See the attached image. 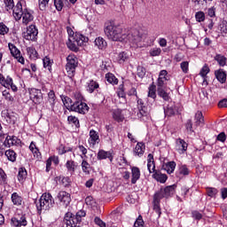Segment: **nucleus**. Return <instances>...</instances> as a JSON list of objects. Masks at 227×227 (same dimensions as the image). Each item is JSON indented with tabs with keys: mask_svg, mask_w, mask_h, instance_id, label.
<instances>
[{
	"mask_svg": "<svg viewBox=\"0 0 227 227\" xmlns=\"http://www.w3.org/2000/svg\"><path fill=\"white\" fill-rule=\"evenodd\" d=\"M11 223L14 227L27 226V220H26V216L24 215L20 218L12 217Z\"/></svg>",
	"mask_w": 227,
	"mask_h": 227,
	"instance_id": "nucleus-19",
	"label": "nucleus"
},
{
	"mask_svg": "<svg viewBox=\"0 0 227 227\" xmlns=\"http://www.w3.org/2000/svg\"><path fill=\"white\" fill-rule=\"evenodd\" d=\"M8 48L11 53V56L14 58L18 61V63H20L21 65H24L26 63V59L22 56V53L20 52V50L15 46V44L9 43Z\"/></svg>",
	"mask_w": 227,
	"mask_h": 227,
	"instance_id": "nucleus-8",
	"label": "nucleus"
},
{
	"mask_svg": "<svg viewBox=\"0 0 227 227\" xmlns=\"http://www.w3.org/2000/svg\"><path fill=\"white\" fill-rule=\"evenodd\" d=\"M0 84L1 86H4V88H7V90L12 89V91L14 93H17L19 91V88L15 83H13V79L10 76H7L6 78L3 74L0 73Z\"/></svg>",
	"mask_w": 227,
	"mask_h": 227,
	"instance_id": "nucleus-7",
	"label": "nucleus"
},
{
	"mask_svg": "<svg viewBox=\"0 0 227 227\" xmlns=\"http://www.w3.org/2000/svg\"><path fill=\"white\" fill-rule=\"evenodd\" d=\"M215 75L217 79V81H219L221 82V84H224V82H226V71H224V69H218L216 71H215Z\"/></svg>",
	"mask_w": 227,
	"mask_h": 227,
	"instance_id": "nucleus-24",
	"label": "nucleus"
},
{
	"mask_svg": "<svg viewBox=\"0 0 227 227\" xmlns=\"http://www.w3.org/2000/svg\"><path fill=\"white\" fill-rule=\"evenodd\" d=\"M97 159L98 160H105L106 159H108L110 162H113L114 157L111 151H104V149H100L98 153Z\"/></svg>",
	"mask_w": 227,
	"mask_h": 227,
	"instance_id": "nucleus-14",
	"label": "nucleus"
},
{
	"mask_svg": "<svg viewBox=\"0 0 227 227\" xmlns=\"http://www.w3.org/2000/svg\"><path fill=\"white\" fill-rule=\"evenodd\" d=\"M65 167L67 168L68 173H70V175H74L75 173V169H77V162H75L73 160H68L66 162Z\"/></svg>",
	"mask_w": 227,
	"mask_h": 227,
	"instance_id": "nucleus-26",
	"label": "nucleus"
},
{
	"mask_svg": "<svg viewBox=\"0 0 227 227\" xmlns=\"http://www.w3.org/2000/svg\"><path fill=\"white\" fill-rule=\"evenodd\" d=\"M195 19L197 22H204L205 21V12L200 11L196 12Z\"/></svg>",
	"mask_w": 227,
	"mask_h": 227,
	"instance_id": "nucleus-56",
	"label": "nucleus"
},
{
	"mask_svg": "<svg viewBox=\"0 0 227 227\" xmlns=\"http://www.w3.org/2000/svg\"><path fill=\"white\" fill-rule=\"evenodd\" d=\"M73 40H74L73 47L69 46V49H71L72 51H77V47L75 46V44L78 45L79 47H82L84 43H88V37L84 36L82 34H76L73 37Z\"/></svg>",
	"mask_w": 227,
	"mask_h": 227,
	"instance_id": "nucleus-11",
	"label": "nucleus"
},
{
	"mask_svg": "<svg viewBox=\"0 0 227 227\" xmlns=\"http://www.w3.org/2000/svg\"><path fill=\"white\" fill-rule=\"evenodd\" d=\"M61 184L64 187H69L70 184H72V181H70V177H62Z\"/></svg>",
	"mask_w": 227,
	"mask_h": 227,
	"instance_id": "nucleus-64",
	"label": "nucleus"
},
{
	"mask_svg": "<svg viewBox=\"0 0 227 227\" xmlns=\"http://www.w3.org/2000/svg\"><path fill=\"white\" fill-rule=\"evenodd\" d=\"M59 155H65V153H67V152H72L71 147H66L64 145H59L57 148Z\"/></svg>",
	"mask_w": 227,
	"mask_h": 227,
	"instance_id": "nucleus-44",
	"label": "nucleus"
},
{
	"mask_svg": "<svg viewBox=\"0 0 227 227\" xmlns=\"http://www.w3.org/2000/svg\"><path fill=\"white\" fill-rule=\"evenodd\" d=\"M138 111H139L137 113L138 118H143V116H146V114H148L146 106H141L140 108H138Z\"/></svg>",
	"mask_w": 227,
	"mask_h": 227,
	"instance_id": "nucleus-59",
	"label": "nucleus"
},
{
	"mask_svg": "<svg viewBox=\"0 0 227 227\" xmlns=\"http://www.w3.org/2000/svg\"><path fill=\"white\" fill-rule=\"evenodd\" d=\"M4 155L10 162L17 161V153H15L12 149L6 150L4 152Z\"/></svg>",
	"mask_w": 227,
	"mask_h": 227,
	"instance_id": "nucleus-31",
	"label": "nucleus"
},
{
	"mask_svg": "<svg viewBox=\"0 0 227 227\" xmlns=\"http://www.w3.org/2000/svg\"><path fill=\"white\" fill-rule=\"evenodd\" d=\"M134 227H145V221L143 216L139 215L134 223Z\"/></svg>",
	"mask_w": 227,
	"mask_h": 227,
	"instance_id": "nucleus-63",
	"label": "nucleus"
},
{
	"mask_svg": "<svg viewBox=\"0 0 227 227\" xmlns=\"http://www.w3.org/2000/svg\"><path fill=\"white\" fill-rule=\"evenodd\" d=\"M6 141L8 148H12V146H19V145H21L22 143V141L15 136H7Z\"/></svg>",
	"mask_w": 227,
	"mask_h": 227,
	"instance_id": "nucleus-22",
	"label": "nucleus"
},
{
	"mask_svg": "<svg viewBox=\"0 0 227 227\" xmlns=\"http://www.w3.org/2000/svg\"><path fill=\"white\" fill-rule=\"evenodd\" d=\"M0 184H8L7 176L6 173H4V170L0 168Z\"/></svg>",
	"mask_w": 227,
	"mask_h": 227,
	"instance_id": "nucleus-55",
	"label": "nucleus"
},
{
	"mask_svg": "<svg viewBox=\"0 0 227 227\" xmlns=\"http://www.w3.org/2000/svg\"><path fill=\"white\" fill-rule=\"evenodd\" d=\"M26 178H27V170H26V168H20L18 172L19 182H20V184H24Z\"/></svg>",
	"mask_w": 227,
	"mask_h": 227,
	"instance_id": "nucleus-32",
	"label": "nucleus"
},
{
	"mask_svg": "<svg viewBox=\"0 0 227 227\" xmlns=\"http://www.w3.org/2000/svg\"><path fill=\"white\" fill-rule=\"evenodd\" d=\"M100 88V85L96 81L90 80L87 82V91L89 93H93L95 90H98Z\"/></svg>",
	"mask_w": 227,
	"mask_h": 227,
	"instance_id": "nucleus-33",
	"label": "nucleus"
},
{
	"mask_svg": "<svg viewBox=\"0 0 227 227\" xmlns=\"http://www.w3.org/2000/svg\"><path fill=\"white\" fill-rule=\"evenodd\" d=\"M94 43L95 46L99 49V51H104L107 48V42H106L103 37L96 38Z\"/></svg>",
	"mask_w": 227,
	"mask_h": 227,
	"instance_id": "nucleus-30",
	"label": "nucleus"
},
{
	"mask_svg": "<svg viewBox=\"0 0 227 227\" xmlns=\"http://www.w3.org/2000/svg\"><path fill=\"white\" fill-rule=\"evenodd\" d=\"M2 95L4 100H6L7 102H10L11 104H13V101L15 100V98H13V96H12V94L10 93V90H4V91H2Z\"/></svg>",
	"mask_w": 227,
	"mask_h": 227,
	"instance_id": "nucleus-42",
	"label": "nucleus"
},
{
	"mask_svg": "<svg viewBox=\"0 0 227 227\" xmlns=\"http://www.w3.org/2000/svg\"><path fill=\"white\" fill-rule=\"evenodd\" d=\"M43 67L49 70V72H52V62L49 57H45L43 59Z\"/></svg>",
	"mask_w": 227,
	"mask_h": 227,
	"instance_id": "nucleus-45",
	"label": "nucleus"
},
{
	"mask_svg": "<svg viewBox=\"0 0 227 227\" xmlns=\"http://www.w3.org/2000/svg\"><path fill=\"white\" fill-rule=\"evenodd\" d=\"M153 178L156 180V182H160V184H166L168 180V175L162 174L161 172L156 171L153 175Z\"/></svg>",
	"mask_w": 227,
	"mask_h": 227,
	"instance_id": "nucleus-27",
	"label": "nucleus"
},
{
	"mask_svg": "<svg viewBox=\"0 0 227 227\" xmlns=\"http://www.w3.org/2000/svg\"><path fill=\"white\" fill-rule=\"evenodd\" d=\"M165 171L168 175H171V173H175V168H176V163L175 161H169L167 164L163 166Z\"/></svg>",
	"mask_w": 227,
	"mask_h": 227,
	"instance_id": "nucleus-35",
	"label": "nucleus"
},
{
	"mask_svg": "<svg viewBox=\"0 0 227 227\" xmlns=\"http://www.w3.org/2000/svg\"><path fill=\"white\" fill-rule=\"evenodd\" d=\"M194 6H199V8H201L204 4H207V3H212L213 0H189Z\"/></svg>",
	"mask_w": 227,
	"mask_h": 227,
	"instance_id": "nucleus-46",
	"label": "nucleus"
},
{
	"mask_svg": "<svg viewBox=\"0 0 227 227\" xmlns=\"http://www.w3.org/2000/svg\"><path fill=\"white\" fill-rule=\"evenodd\" d=\"M30 98L35 104H40V102H42V90L38 89H31Z\"/></svg>",
	"mask_w": 227,
	"mask_h": 227,
	"instance_id": "nucleus-16",
	"label": "nucleus"
},
{
	"mask_svg": "<svg viewBox=\"0 0 227 227\" xmlns=\"http://www.w3.org/2000/svg\"><path fill=\"white\" fill-rule=\"evenodd\" d=\"M61 99H62V102H63L65 107H67L68 109V111H72V107L74 106V103H72V98H70L67 96H62Z\"/></svg>",
	"mask_w": 227,
	"mask_h": 227,
	"instance_id": "nucleus-38",
	"label": "nucleus"
},
{
	"mask_svg": "<svg viewBox=\"0 0 227 227\" xmlns=\"http://www.w3.org/2000/svg\"><path fill=\"white\" fill-rule=\"evenodd\" d=\"M214 59L218 63L219 67H226L227 59L224 57V55L216 54L214 57Z\"/></svg>",
	"mask_w": 227,
	"mask_h": 227,
	"instance_id": "nucleus-37",
	"label": "nucleus"
},
{
	"mask_svg": "<svg viewBox=\"0 0 227 227\" xmlns=\"http://www.w3.org/2000/svg\"><path fill=\"white\" fill-rule=\"evenodd\" d=\"M145 146L142 142H138L134 149V155L137 157H143L145 155Z\"/></svg>",
	"mask_w": 227,
	"mask_h": 227,
	"instance_id": "nucleus-23",
	"label": "nucleus"
},
{
	"mask_svg": "<svg viewBox=\"0 0 227 227\" xmlns=\"http://www.w3.org/2000/svg\"><path fill=\"white\" fill-rule=\"evenodd\" d=\"M167 82H168V78H158L157 90H161L166 88Z\"/></svg>",
	"mask_w": 227,
	"mask_h": 227,
	"instance_id": "nucleus-53",
	"label": "nucleus"
},
{
	"mask_svg": "<svg viewBox=\"0 0 227 227\" xmlns=\"http://www.w3.org/2000/svg\"><path fill=\"white\" fill-rule=\"evenodd\" d=\"M79 151L82 153L80 155L81 159H86V154L88 153V149L84 147V145H79L78 146Z\"/></svg>",
	"mask_w": 227,
	"mask_h": 227,
	"instance_id": "nucleus-62",
	"label": "nucleus"
},
{
	"mask_svg": "<svg viewBox=\"0 0 227 227\" xmlns=\"http://www.w3.org/2000/svg\"><path fill=\"white\" fill-rule=\"evenodd\" d=\"M82 217H86V211L80 210L75 215L67 212L64 216V226L82 227Z\"/></svg>",
	"mask_w": 227,
	"mask_h": 227,
	"instance_id": "nucleus-3",
	"label": "nucleus"
},
{
	"mask_svg": "<svg viewBox=\"0 0 227 227\" xmlns=\"http://www.w3.org/2000/svg\"><path fill=\"white\" fill-rule=\"evenodd\" d=\"M180 67L184 74H189V61H183Z\"/></svg>",
	"mask_w": 227,
	"mask_h": 227,
	"instance_id": "nucleus-57",
	"label": "nucleus"
},
{
	"mask_svg": "<svg viewBox=\"0 0 227 227\" xmlns=\"http://www.w3.org/2000/svg\"><path fill=\"white\" fill-rule=\"evenodd\" d=\"M189 173H191L189 168L186 165H181L176 172V176L177 178H184V176H189Z\"/></svg>",
	"mask_w": 227,
	"mask_h": 227,
	"instance_id": "nucleus-21",
	"label": "nucleus"
},
{
	"mask_svg": "<svg viewBox=\"0 0 227 227\" xmlns=\"http://www.w3.org/2000/svg\"><path fill=\"white\" fill-rule=\"evenodd\" d=\"M160 52H162V50L160 48L154 47L149 51L150 56L154 58L155 56H160Z\"/></svg>",
	"mask_w": 227,
	"mask_h": 227,
	"instance_id": "nucleus-54",
	"label": "nucleus"
},
{
	"mask_svg": "<svg viewBox=\"0 0 227 227\" xmlns=\"http://www.w3.org/2000/svg\"><path fill=\"white\" fill-rule=\"evenodd\" d=\"M129 59V53L122 51L121 53H119L118 55V61L119 63H125V61H127Z\"/></svg>",
	"mask_w": 227,
	"mask_h": 227,
	"instance_id": "nucleus-52",
	"label": "nucleus"
},
{
	"mask_svg": "<svg viewBox=\"0 0 227 227\" xmlns=\"http://www.w3.org/2000/svg\"><path fill=\"white\" fill-rule=\"evenodd\" d=\"M77 65H79V61L75 55L70 54L67 57L66 70L69 77H74V75H75V68H77Z\"/></svg>",
	"mask_w": 227,
	"mask_h": 227,
	"instance_id": "nucleus-6",
	"label": "nucleus"
},
{
	"mask_svg": "<svg viewBox=\"0 0 227 227\" xmlns=\"http://www.w3.org/2000/svg\"><path fill=\"white\" fill-rule=\"evenodd\" d=\"M71 111L74 113H79V114H86L90 111V106L82 101H75L73 103Z\"/></svg>",
	"mask_w": 227,
	"mask_h": 227,
	"instance_id": "nucleus-10",
	"label": "nucleus"
},
{
	"mask_svg": "<svg viewBox=\"0 0 227 227\" xmlns=\"http://www.w3.org/2000/svg\"><path fill=\"white\" fill-rule=\"evenodd\" d=\"M4 3L5 4V10L7 12H10V10H13L15 9V3L13 2V0H4Z\"/></svg>",
	"mask_w": 227,
	"mask_h": 227,
	"instance_id": "nucleus-49",
	"label": "nucleus"
},
{
	"mask_svg": "<svg viewBox=\"0 0 227 227\" xmlns=\"http://www.w3.org/2000/svg\"><path fill=\"white\" fill-rule=\"evenodd\" d=\"M13 17L15 20H20V19H22V24H24V26H27V24L35 20L33 12L27 8L23 9L22 4L20 3H18L14 7Z\"/></svg>",
	"mask_w": 227,
	"mask_h": 227,
	"instance_id": "nucleus-2",
	"label": "nucleus"
},
{
	"mask_svg": "<svg viewBox=\"0 0 227 227\" xmlns=\"http://www.w3.org/2000/svg\"><path fill=\"white\" fill-rule=\"evenodd\" d=\"M157 86L152 84L149 86V91H148V97L150 98H153V100H155V98H157Z\"/></svg>",
	"mask_w": 227,
	"mask_h": 227,
	"instance_id": "nucleus-43",
	"label": "nucleus"
},
{
	"mask_svg": "<svg viewBox=\"0 0 227 227\" xmlns=\"http://www.w3.org/2000/svg\"><path fill=\"white\" fill-rule=\"evenodd\" d=\"M157 91H158L159 97L163 98V100H166V101L169 100V94H168V92H166L164 89H157Z\"/></svg>",
	"mask_w": 227,
	"mask_h": 227,
	"instance_id": "nucleus-50",
	"label": "nucleus"
},
{
	"mask_svg": "<svg viewBox=\"0 0 227 227\" xmlns=\"http://www.w3.org/2000/svg\"><path fill=\"white\" fill-rule=\"evenodd\" d=\"M210 74V67H208V65L205 64L202 68L200 69V75L203 78V83L207 84V74Z\"/></svg>",
	"mask_w": 227,
	"mask_h": 227,
	"instance_id": "nucleus-36",
	"label": "nucleus"
},
{
	"mask_svg": "<svg viewBox=\"0 0 227 227\" xmlns=\"http://www.w3.org/2000/svg\"><path fill=\"white\" fill-rule=\"evenodd\" d=\"M188 146L189 144H187L185 140L182 138L176 139V150L178 152V153H185V152H187Z\"/></svg>",
	"mask_w": 227,
	"mask_h": 227,
	"instance_id": "nucleus-13",
	"label": "nucleus"
},
{
	"mask_svg": "<svg viewBox=\"0 0 227 227\" xmlns=\"http://www.w3.org/2000/svg\"><path fill=\"white\" fill-rule=\"evenodd\" d=\"M112 116L114 121H117L118 123H121V121L125 120V114H123V110L120 108L114 109L112 111Z\"/></svg>",
	"mask_w": 227,
	"mask_h": 227,
	"instance_id": "nucleus-17",
	"label": "nucleus"
},
{
	"mask_svg": "<svg viewBox=\"0 0 227 227\" xmlns=\"http://www.w3.org/2000/svg\"><path fill=\"white\" fill-rule=\"evenodd\" d=\"M57 200H59L64 207H68L70 205V201H72V197L67 192L60 191L57 195Z\"/></svg>",
	"mask_w": 227,
	"mask_h": 227,
	"instance_id": "nucleus-12",
	"label": "nucleus"
},
{
	"mask_svg": "<svg viewBox=\"0 0 227 227\" xmlns=\"http://www.w3.org/2000/svg\"><path fill=\"white\" fill-rule=\"evenodd\" d=\"M206 191L209 198H215V196H217V193L219 192V191L216 188H213V187H207Z\"/></svg>",
	"mask_w": 227,
	"mask_h": 227,
	"instance_id": "nucleus-47",
	"label": "nucleus"
},
{
	"mask_svg": "<svg viewBox=\"0 0 227 227\" xmlns=\"http://www.w3.org/2000/svg\"><path fill=\"white\" fill-rule=\"evenodd\" d=\"M38 36V28H36V25H30L27 27V31L23 33V38L25 40H31L35 42L36 37Z\"/></svg>",
	"mask_w": 227,
	"mask_h": 227,
	"instance_id": "nucleus-9",
	"label": "nucleus"
},
{
	"mask_svg": "<svg viewBox=\"0 0 227 227\" xmlns=\"http://www.w3.org/2000/svg\"><path fill=\"white\" fill-rule=\"evenodd\" d=\"M27 54L29 56L31 59H38V51L34 47H27Z\"/></svg>",
	"mask_w": 227,
	"mask_h": 227,
	"instance_id": "nucleus-39",
	"label": "nucleus"
},
{
	"mask_svg": "<svg viewBox=\"0 0 227 227\" xmlns=\"http://www.w3.org/2000/svg\"><path fill=\"white\" fill-rule=\"evenodd\" d=\"M35 207L38 214L51 210L54 207V198L49 192L43 193L40 200L35 201Z\"/></svg>",
	"mask_w": 227,
	"mask_h": 227,
	"instance_id": "nucleus-4",
	"label": "nucleus"
},
{
	"mask_svg": "<svg viewBox=\"0 0 227 227\" xmlns=\"http://www.w3.org/2000/svg\"><path fill=\"white\" fill-rule=\"evenodd\" d=\"M176 191V184L168 185L165 188H160V191L154 194V201H160V200L166 198H171Z\"/></svg>",
	"mask_w": 227,
	"mask_h": 227,
	"instance_id": "nucleus-5",
	"label": "nucleus"
},
{
	"mask_svg": "<svg viewBox=\"0 0 227 227\" xmlns=\"http://www.w3.org/2000/svg\"><path fill=\"white\" fill-rule=\"evenodd\" d=\"M205 124V119L203 118V114L201 112H197L195 114V127H201Z\"/></svg>",
	"mask_w": 227,
	"mask_h": 227,
	"instance_id": "nucleus-34",
	"label": "nucleus"
},
{
	"mask_svg": "<svg viewBox=\"0 0 227 227\" xmlns=\"http://www.w3.org/2000/svg\"><path fill=\"white\" fill-rule=\"evenodd\" d=\"M147 169L149 173H155V161L152 153H149L147 156Z\"/></svg>",
	"mask_w": 227,
	"mask_h": 227,
	"instance_id": "nucleus-28",
	"label": "nucleus"
},
{
	"mask_svg": "<svg viewBox=\"0 0 227 227\" xmlns=\"http://www.w3.org/2000/svg\"><path fill=\"white\" fill-rule=\"evenodd\" d=\"M67 121H69V123H72L73 125H74L76 129H79V127H81V124L79 123V119L74 115L68 116Z\"/></svg>",
	"mask_w": 227,
	"mask_h": 227,
	"instance_id": "nucleus-48",
	"label": "nucleus"
},
{
	"mask_svg": "<svg viewBox=\"0 0 227 227\" xmlns=\"http://www.w3.org/2000/svg\"><path fill=\"white\" fill-rule=\"evenodd\" d=\"M164 113L165 116H168V118L175 116V114H176V106H175L173 103H170L166 107H164Z\"/></svg>",
	"mask_w": 227,
	"mask_h": 227,
	"instance_id": "nucleus-25",
	"label": "nucleus"
},
{
	"mask_svg": "<svg viewBox=\"0 0 227 227\" xmlns=\"http://www.w3.org/2000/svg\"><path fill=\"white\" fill-rule=\"evenodd\" d=\"M11 200H12L13 205H15L16 207H20V205H22V203H24V199H22V196H20L17 192H13L12 194Z\"/></svg>",
	"mask_w": 227,
	"mask_h": 227,
	"instance_id": "nucleus-29",
	"label": "nucleus"
},
{
	"mask_svg": "<svg viewBox=\"0 0 227 227\" xmlns=\"http://www.w3.org/2000/svg\"><path fill=\"white\" fill-rule=\"evenodd\" d=\"M184 127L188 132V134H192V132H194V129L198 127V126H195L192 125V120L189 119L186 121V123L184 124Z\"/></svg>",
	"mask_w": 227,
	"mask_h": 227,
	"instance_id": "nucleus-40",
	"label": "nucleus"
},
{
	"mask_svg": "<svg viewBox=\"0 0 227 227\" xmlns=\"http://www.w3.org/2000/svg\"><path fill=\"white\" fill-rule=\"evenodd\" d=\"M137 75L141 79L146 75V68H145L143 66H138L137 67Z\"/></svg>",
	"mask_w": 227,
	"mask_h": 227,
	"instance_id": "nucleus-58",
	"label": "nucleus"
},
{
	"mask_svg": "<svg viewBox=\"0 0 227 227\" xmlns=\"http://www.w3.org/2000/svg\"><path fill=\"white\" fill-rule=\"evenodd\" d=\"M46 106L47 107H49V109L54 111V106H56V93L54 92V90H50L48 92Z\"/></svg>",
	"mask_w": 227,
	"mask_h": 227,
	"instance_id": "nucleus-15",
	"label": "nucleus"
},
{
	"mask_svg": "<svg viewBox=\"0 0 227 227\" xmlns=\"http://www.w3.org/2000/svg\"><path fill=\"white\" fill-rule=\"evenodd\" d=\"M105 35L112 42H121L122 43H139L146 38V33L143 29H131L129 30L122 27L121 25H116L113 22L106 24Z\"/></svg>",
	"mask_w": 227,
	"mask_h": 227,
	"instance_id": "nucleus-1",
	"label": "nucleus"
},
{
	"mask_svg": "<svg viewBox=\"0 0 227 227\" xmlns=\"http://www.w3.org/2000/svg\"><path fill=\"white\" fill-rule=\"evenodd\" d=\"M90 168V163H88V160H86V158H83L82 161V169L83 173L89 174Z\"/></svg>",
	"mask_w": 227,
	"mask_h": 227,
	"instance_id": "nucleus-51",
	"label": "nucleus"
},
{
	"mask_svg": "<svg viewBox=\"0 0 227 227\" xmlns=\"http://www.w3.org/2000/svg\"><path fill=\"white\" fill-rule=\"evenodd\" d=\"M141 178V170L137 167L131 168V184L134 185L137 184V180Z\"/></svg>",
	"mask_w": 227,
	"mask_h": 227,
	"instance_id": "nucleus-20",
	"label": "nucleus"
},
{
	"mask_svg": "<svg viewBox=\"0 0 227 227\" xmlns=\"http://www.w3.org/2000/svg\"><path fill=\"white\" fill-rule=\"evenodd\" d=\"M10 28L4 25V23H0V35H8Z\"/></svg>",
	"mask_w": 227,
	"mask_h": 227,
	"instance_id": "nucleus-60",
	"label": "nucleus"
},
{
	"mask_svg": "<svg viewBox=\"0 0 227 227\" xmlns=\"http://www.w3.org/2000/svg\"><path fill=\"white\" fill-rule=\"evenodd\" d=\"M89 136V145L95 146L96 145H98V143H100V137L98 136V132H97L96 130L90 129Z\"/></svg>",
	"mask_w": 227,
	"mask_h": 227,
	"instance_id": "nucleus-18",
	"label": "nucleus"
},
{
	"mask_svg": "<svg viewBox=\"0 0 227 227\" xmlns=\"http://www.w3.org/2000/svg\"><path fill=\"white\" fill-rule=\"evenodd\" d=\"M192 217L197 221H200V219H203V215L200 211L194 210L192 212Z\"/></svg>",
	"mask_w": 227,
	"mask_h": 227,
	"instance_id": "nucleus-61",
	"label": "nucleus"
},
{
	"mask_svg": "<svg viewBox=\"0 0 227 227\" xmlns=\"http://www.w3.org/2000/svg\"><path fill=\"white\" fill-rule=\"evenodd\" d=\"M106 79L109 84H113L114 86L118 84V78H116V76H114L112 73L106 74Z\"/></svg>",
	"mask_w": 227,
	"mask_h": 227,
	"instance_id": "nucleus-41",
	"label": "nucleus"
}]
</instances>
